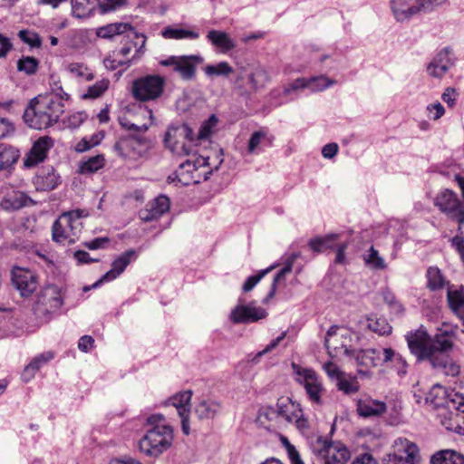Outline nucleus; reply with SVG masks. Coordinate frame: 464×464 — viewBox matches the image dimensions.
<instances>
[{"label":"nucleus","mask_w":464,"mask_h":464,"mask_svg":"<svg viewBox=\"0 0 464 464\" xmlns=\"http://www.w3.org/2000/svg\"><path fill=\"white\" fill-rule=\"evenodd\" d=\"M58 94H47L34 97L30 100L23 120L24 123L34 130H44L57 123L64 112V101L70 99V95L63 90Z\"/></svg>","instance_id":"obj_1"},{"label":"nucleus","mask_w":464,"mask_h":464,"mask_svg":"<svg viewBox=\"0 0 464 464\" xmlns=\"http://www.w3.org/2000/svg\"><path fill=\"white\" fill-rule=\"evenodd\" d=\"M406 341L410 352L418 361H428L430 363L439 352H447L453 346L450 336L447 333L437 334L433 337L420 328L407 334Z\"/></svg>","instance_id":"obj_2"},{"label":"nucleus","mask_w":464,"mask_h":464,"mask_svg":"<svg viewBox=\"0 0 464 464\" xmlns=\"http://www.w3.org/2000/svg\"><path fill=\"white\" fill-rule=\"evenodd\" d=\"M163 421L161 414H152L147 419L151 428L139 440V450L146 456L159 457L172 445L173 428Z\"/></svg>","instance_id":"obj_3"},{"label":"nucleus","mask_w":464,"mask_h":464,"mask_svg":"<svg viewBox=\"0 0 464 464\" xmlns=\"http://www.w3.org/2000/svg\"><path fill=\"white\" fill-rule=\"evenodd\" d=\"M164 144L174 155L189 156L194 152L196 138L193 130L186 123L169 127Z\"/></svg>","instance_id":"obj_4"},{"label":"nucleus","mask_w":464,"mask_h":464,"mask_svg":"<svg viewBox=\"0 0 464 464\" xmlns=\"http://www.w3.org/2000/svg\"><path fill=\"white\" fill-rule=\"evenodd\" d=\"M83 212L82 209H74L63 213L53 225V240L57 243H74L82 228L81 218Z\"/></svg>","instance_id":"obj_5"},{"label":"nucleus","mask_w":464,"mask_h":464,"mask_svg":"<svg viewBox=\"0 0 464 464\" xmlns=\"http://www.w3.org/2000/svg\"><path fill=\"white\" fill-rule=\"evenodd\" d=\"M193 157L195 158L194 160L188 159L179 165L178 169L168 177L167 180L169 183L189 186L208 179L207 174H209V172L201 171L202 168L207 167V159L195 157V155Z\"/></svg>","instance_id":"obj_6"},{"label":"nucleus","mask_w":464,"mask_h":464,"mask_svg":"<svg viewBox=\"0 0 464 464\" xmlns=\"http://www.w3.org/2000/svg\"><path fill=\"white\" fill-rule=\"evenodd\" d=\"M313 464H346L350 451L343 444L318 437L314 444Z\"/></svg>","instance_id":"obj_7"},{"label":"nucleus","mask_w":464,"mask_h":464,"mask_svg":"<svg viewBox=\"0 0 464 464\" xmlns=\"http://www.w3.org/2000/svg\"><path fill=\"white\" fill-rule=\"evenodd\" d=\"M63 304L61 289L56 285L44 287L37 295L33 306L34 315L42 321H49L51 315Z\"/></svg>","instance_id":"obj_8"},{"label":"nucleus","mask_w":464,"mask_h":464,"mask_svg":"<svg viewBox=\"0 0 464 464\" xmlns=\"http://www.w3.org/2000/svg\"><path fill=\"white\" fill-rule=\"evenodd\" d=\"M165 83V78L158 74L140 77L132 82V96L140 102L157 100L162 95Z\"/></svg>","instance_id":"obj_9"},{"label":"nucleus","mask_w":464,"mask_h":464,"mask_svg":"<svg viewBox=\"0 0 464 464\" xmlns=\"http://www.w3.org/2000/svg\"><path fill=\"white\" fill-rule=\"evenodd\" d=\"M433 205L451 221L458 223L464 218V202L452 189H440L433 198Z\"/></svg>","instance_id":"obj_10"},{"label":"nucleus","mask_w":464,"mask_h":464,"mask_svg":"<svg viewBox=\"0 0 464 464\" xmlns=\"http://www.w3.org/2000/svg\"><path fill=\"white\" fill-rule=\"evenodd\" d=\"M292 367L298 376L296 381L304 386L309 400L313 403L322 404V395L324 389L316 372L312 369L301 368L295 363H293Z\"/></svg>","instance_id":"obj_11"},{"label":"nucleus","mask_w":464,"mask_h":464,"mask_svg":"<svg viewBox=\"0 0 464 464\" xmlns=\"http://www.w3.org/2000/svg\"><path fill=\"white\" fill-rule=\"evenodd\" d=\"M202 62L203 58L199 55H172L160 61V64L172 67V70L178 72L182 80L190 81L196 76L197 65Z\"/></svg>","instance_id":"obj_12"},{"label":"nucleus","mask_w":464,"mask_h":464,"mask_svg":"<svg viewBox=\"0 0 464 464\" xmlns=\"http://www.w3.org/2000/svg\"><path fill=\"white\" fill-rule=\"evenodd\" d=\"M124 34H128V37L137 38V40H140V44L139 45L138 42H135L133 44L136 45V55L140 56L145 53V45L147 37L143 34L137 33L134 28L127 23H114L109 24L104 26L99 27L97 29L96 34L101 38H111L115 35H121Z\"/></svg>","instance_id":"obj_13"},{"label":"nucleus","mask_w":464,"mask_h":464,"mask_svg":"<svg viewBox=\"0 0 464 464\" xmlns=\"http://www.w3.org/2000/svg\"><path fill=\"white\" fill-rule=\"evenodd\" d=\"M419 449L417 445L405 438H398L393 444L392 452L387 454L384 464H415Z\"/></svg>","instance_id":"obj_14"},{"label":"nucleus","mask_w":464,"mask_h":464,"mask_svg":"<svg viewBox=\"0 0 464 464\" xmlns=\"http://www.w3.org/2000/svg\"><path fill=\"white\" fill-rule=\"evenodd\" d=\"M123 39H125L123 46L119 50L112 51L111 53L104 59V65L111 70H115L120 66L130 64L131 61L139 59L142 55H136L137 47L133 44L135 42H138L140 45V40H137V38L130 39L128 37V34L123 36Z\"/></svg>","instance_id":"obj_15"},{"label":"nucleus","mask_w":464,"mask_h":464,"mask_svg":"<svg viewBox=\"0 0 464 464\" xmlns=\"http://www.w3.org/2000/svg\"><path fill=\"white\" fill-rule=\"evenodd\" d=\"M125 0H72V12L78 18L88 17L98 6L102 14L122 5Z\"/></svg>","instance_id":"obj_16"},{"label":"nucleus","mask_w":464,"mask_h":464,"mask_svg":"<svg viewBox=\"0 0 464 464\" xmlns=\"http://www.w3.org/2000/svg\"><path fill=\"white\" fill-rule=\"evenodd\" d=\"M11 276L13 285L23 297L30 296L38 286V276L30 269L15 266L12 269Z\"/></svg>","instance_id":"obj_17"},{"label":"nucleus","mask_w":464,"mask_h":464,"mask_svg":"<svg viewBox=\"0 0 464 464\" xmlns=\"http://www.w3.org/2000/svg\"><path fill=\"white\" fill-rule=\"evenodd\" d=\"M53 147V140L49 136L38 138L25 154L23 161L24 168L31 169L44 162L49 150Z\"/></svg>","instance_id":"obj_18"},{"label":"nucleus","mask_w":464,"mask_h":464,"mask_svg":"<svg viewBox=\"0 0 464 464\" xmlns=\"http://www.w3.org/2000/svg\"><path fill=\"white\" fill-rule=\"evenodd\" d=\"M136 257L137 253L134 249H129L123 252L112 261L111 269L105 273L102 278L93 285V287H96L103 282H109L116 279L125 271L126 267L131 263V261L136 259Z\"/></svg>","instance_id":"obj_19"},{"label":"nucleus","mask_w":464,"mask_h":464,"mask_svg":"<svg viewBox=\"0 0 464 464\" xmlns=\"http://www.w3.org/2000/svg\"><path fill=\"white\" fill-rule=\"evenodd\" d=\"M170 200L167 196L160 195L153 200L148 202L145 208L139 213L140 218L144 222L159 219L169 210Z\"/></svg>","instance_id":"obj_20"},{"label":"nucleus","mask_w":464,"mask_h":464,"mask_svg":"<svg viewBox=\"0 0 464 464\" xmlns=\"http://www.w3.org/2000/svg\"><path fill=\"white\" fill-rule=\"evenodd\" d=\"M266 315L264 308L238 304L232 310L230 319L234 324H247L264 319Z\"/></svg>","instance_id":"obj_21"},{"label":"nucleus","mask_w":464,"mask_h":464,"mask_svg":"<svg viewBox=\"0 0 464 464\" xmlns=\"http://www.w3.org/2000/svg\"><path fill=\"white\" fill-rule=\"evenodd\" d=\"M451 54L452 50L450 47H445L439 52L427 67L429 74L436 78L445 75L454 63Z\"/></svg>","instance_id":"obj_22"},{"label":"nucleus","mask_w":464,"mask_h":464,"mask_svg":"<svg viewBox=\"0 0 464 464\" xmlns=\"http://www.w3.org/2000/svg\"><path fill=\"white\" fill-rule=\"evenodd\" d=\"M33 182L38 191H50L59 186L61 177L53 167H47L38 171Z\"/></svg>","instance_id":"obj_23"},{"label":"nucleus","mask_w":464,"mask_h":464,"mask_svg":"<svg viewBox=\"0 0 464 464\" xmlns=\"http://www.w3.org/2000/svg\"><path fill=\"white\" fill-rule=\"evenodd\" d=\"M391 8L398 22H403L420 14L416 0H392Z\"/></svg>","instance_id":"obj_24"},{"label":"nucleus","mask_w":464,"mask_h":464,"mask_svg":"<svg viewBox=\"0 0 464 464\" xmlns=\"http://www.w3.org/2000/svg\"><path fill=\"white\" fill-rule=\"evenodd\" d=\"M357 412L362 417H379L382 415L387 406L384 401L373 400L371 398L360 399L357 401Z\"/></svg>","instance_id":"obj_25"},{"label":"nucleus","mask_w":464,"mask_h":464,"mask_svg":"<svg viewBox=\"0 0 464 464\" xmlns=\"http://www.w3.org/2000/svg\"><path fill=\"white\" fill-rule=\"evenodd\" d=\"M207 39L222 53H227L236 47V42L224 31L210 30Z\"/></svg>","instance_id":"obj_26"},{"label":"nucleus","mask_w":464,"mask_h":464,"mask_svg":"<svg viewBox=\"0 0 464 464\" xmlns=\"http://www.w3.org/2000/svg\"><path fill=\"white\" fill-rule=\"evenodd\" d=\"M382 350L365 349L353 352L358 365L365 368L376 367L382 363Z\"/></svg>","instance_id":"obj_27"},{"label":"nucleus","mask_w":464,"mask_h":464,"mask_svg":"<svg viewBox=\"0 0 464 464\" xmlns=\"http://www.w3.org/2000/svg\"><path fill=\"white\" fill-rule=\"evenodd\" d=\"M31 200V198L24 192L14 190L3 198L0 207L6 211H15L27 206Z\"/></svg>","instance_id":"obj_28"},{"label":"nucleus","mask_w":464,"mask_h":464,"mask_svg":"<svg viewBox=\"0 0 464 464\" xmlns=\"http://www.w3.org/2000/svg\"><path fill=\"white\" fill-rule=\"evenodd\" d=\"M221 410L222 405L219 401L212 399H203L196 404L194 411L199 420H209L219 414Z\"/></svg>","instance_id":"obj_29"},{"label":"nucleus","mask_w":464,"mask_h":464,"mask_svg":"<svg viewBox=\"0 0 464 464\" xmlns=\"http://www.w3.org/2000/svg\"><path fill=\"white\" fill-rule=\"evenodd\" d=\"M279 418L284 419L288 423H293L294 419L297 417L302 408L299 403L295 402L289 397H281L277 400Z\"/></svg>","instance_id":"obj_30"},{"label":"nucleus","mask_w":464,"mask_h":464,"mask_svg":"<svg viewBox=\"0 0 464 464\" xmlns=\"http://www.w3.org/2000/svg\"><path fill=\"white\" fill-rule=\"evenodd\" d=\"M430 364L434 369L442 371L448 376L455 377L460 372V366L446 355L445 352H439Z\"/></svg>","instance_id":"obj_31"},{"label":"nucleus","mask_w":464,"mask_h":464,"mask_svg":"<svg viewBox=\"0 0 464 464\" xmlns=\"http://www.w3.org/2000/svg\"><path fill=\"white\" fill-rule=\"evenodd\" d=\"M382 353V363L390 362L391 366L396 370L397 373L401 376L407 373L409 364L401 354L396 353L392 348H384Z\"/></svg>","instance_id":"obj_32"},{"label":"nucleus","mask_w":464,"mask_h":464,"mask_svg":"<svg viewBox=\"0 0 464 464\" xmlns=\"http://www.w3.org/2000/svg\"><path fill=\"white\" fill-rule=\"evenodd\" d=\"M447 301L451 311L461 320L464 333V293L461 289L450 290L447 292Z\"/></svg>","instance_id":"obj_33"},{"label":"nucleus","mask_w":464,"mask_h":464,"mask_svg":"<svg viewBox=\"0 0 464 464\" xmlns=\"http://www.w3.org/2000/svg\"><path fill=\"white\" fill-rule=\"evenodd\" d=\"M54 358V353L51 351L40 353L33 358V360L29 362L28 365L25 366L22 377L25 382L31 380L35 372L41 369V367L53 360Z\"/></svg>","instance_id":"obj_34"},{"label":"nucleus","mask_w":464,"mask_h":464,"mask_svg":"<svg viewBox=\"0 0 464 464\" xmlns=\"http://www.w3.org/2000/svg\"><path fill=\"white\" fill-rule=\"evenodd\" d=\"M20 151L15 147L0 143V171L11 169L19 160Z\"/></svg>","instance_id":"obj_35"},{"label":"nucleus","mask_w":464,"mask_h":464,"mask_svg":"<svg viewBox=\"0 0 464 464\" xmlns=\"http://www.w3.org/2000/svg\"><path fill=\"white\" fill-rule=\"evenodd\" d=\"M448 397L447 408L450 411L454 410L464 414V378L456 383L452 392Z\"/></svg>","instance_id":"obj_36"},{"label":"nucleus","mask_w":464,"mask_h":464,"mask_svg":"<svg viewBox=\"0 0 464 464\" xmlns=\"http://www.w3.org/2000/svg\"><path fill=\"white\" fill-rule=\"evenodd\" d=\"M191 397V390L182 391L171 396L168 400L167 404L175 407L178 414L182 415L186 412H190Z\"/></svg>","instance_id":"obj_37"},{"label":"nucleus","mask_w":464,"mask_h":464,"mask_svg":"<svg viewBox=\"0 0 464 464\" xmlns=\"http://www.w3.org/2000/svg\"><path fill=\"white\" fill-rule=\"evenodd\" d=\"M339 237L338 234H329L324 237H314L308 242V246L314 253H323L334 247V242Z\"/></svg>","instance_id":"obj_38"},{"label":"nucleus","mask_w":464,"mask_h":464,"mask_svg":"<svg viewBox=\"0 0 464 464\" xmlns=\"http://www.w3.org/2000/svg\"><path fill=\"white\" fill-rule=\"evenodd\" d=\"M430 464H464V456L450 450H440L431 457Z\"/></svg>","instance_id":"obj_39"},{"label":"nucleus","mask_w":464,"mask_h":464,"mask_svg":"<svg viewBox=\"0 0 464 464\" xmlns=\"http://www.w3.org/2000/svg\"><path fill=\"white\" fill-rule=\"evenodd\" d=\"M362 260L364 265L372 270H384L387 268L385 260L380 256L379 251L373 246L362 255Z\"/></svg>","instance_id":"obj_40"},{"label":"nucleus","mask_w":464,"mask_h":464,"mask_svg":"<svg viewBox=\"0 0 464 464\" xmlns=\"http://www.w3.org/2000/svg\"><path fill=\"white\" fill-rule=\"evenodd\" d=\"M427 287L431 291L440 290L446 285V280L441 271L436 266H430L427 269Z\"/></svg>","instance_id":"obj_41"},{"label":"nucleus","mask_w":464,"mask_h":464,"mask_svg":"<svg viewBox=\"0 0 464 464\" xmlns=\"http://www.w3.org/2000/svg\"><path fill=\"white\" fill-rule=\"evenodd\" d=\"M161 35L165 39H198L199 34L197 32L182 29V28H175L171 26H167L161 32Z\"/></svg>","instance_id":"obj_42"},{"label":"nucleus","mask_w":464,"mask_h":464,"mask_svg":"<svg viewBox=\"0 0 464 464\" xmlns=\"http://www.w3.org/2000/svg\"><path fill=\"white\" fill-rule=\"evenodd\" d=\"M447 392L440 384L433 385L425 397V402L438 408L443 405Z\"/></svg>","instance_id":"obj_43"},{"label":"nucleus","mask_w":464,"mask_h":464,"mask_svg":"<svg viewBox=\"0 0 464 464\" xmlns=\"http://www.w3.org/2000/svg\"><path fill=\"white\" fill-rule=\"evenodd\" d=\"M39 64V60L33 56H22L17 61L16 68L18 72L31 76L34 75L38 72Z\"/></svg>","instance_id":"obj_44"},{"label":"nucleus","mask_w":464,"mask_h":464,"mask_svg":"<svg viewBox=\"0 0 464 464\" xmlns=\"http://www.w3.org/2000/svg\"><path fill=\"white\" fill-rule=\"evenodd\" d=\"M105 164V159L103 155H96L90 157L87 160L81 163L79 171L82 174H90L98 171L102 169Z\"/></svg>","instance_id":"obj_45"},{"label":"nucleus","mask_w":464,"mask_h":464,"mask_svg":"<svg viewBox=\"0 0 464 464\" xmlns=\"http://www.w3.org/2000/svg\"><path fill=\"white\" fill-rule=\"evenodd\" d=\"M218 122V118L216 114H211L208 120L202 122L196 141L208 139L214 131Z\"/></svg>","instance_id":"obj_46"},{"label":"nucleus","mask_w":464,"mask_h":464,"mask_svg":"<svg viewBox=\"0 0 464 464\" xmlns=\"http://www.w3.org/2000/svg\"><path fill=\"white\" fill-rule=\"evenodd\" d=\"M367 321L369 329L379 335H387L392 333V328L385 318L369 317Z\"/></svg>","instance_id":"obj_47"},{"label":"nucleus","mask_w":464,"mask_h":464,"mask_svg":"<svg viewBox=\"0 0 464 464\" xmlns=\"http://www.w3.org/2000/svg\"><path fill=\"white\" fill-rule=\"evenodd\" d=\"M68 72L79 80L92 81L94 79L92 72L83 63H72L68 65Z\"/></svg>","instance_id":"obj_48"},{"label":"nucleus","mask_w":464,"mask_h":464,"mask_svg":"<svg viewBox=\"0 0 464 464\" xmlns=\"http://www.w3.org/2000/svg\"><path fill=\"white\" fill-rule=\"evenodd\" d=\"M278 408L272 406L262 407L259 410L257 420L262 425H266L267 427L271 426V422L276 421L279 418Z\"/></svg>","instance_id":"obj_49"},{"label":"nucleus","mask_w":464,"mask_h":464,"mask_svg":"<svg viewBox=\"0 0 464 464\" xmlns=\"http://www.w3.org/2000/svg\"><path fill=\"white\" fill-rule=\"evenodd\" d=\"M110 82L107 79H102L101 81L96 82L93 85L90 86L86 92L82 95L83 99H96L102 96L105 91L109 88Z\"/></svg>","instance_id":"obj_50"},{"label":"nucleus","mask_w":464,"mask_h":464,"mask_svg":"<svg viewBox=\"0 0 464 464\" xmlns=\"http://www.w3.org/2000/svg\"><path fill=\"white\" fill-rule=\"evenodd\" d=\"M233 72V68L227 62H220L216 65H207L205 67V72L209 76H228Z\"/></svg>","instance_id":"obj_51"},{"label":"nucleus","mask_w":464,"mask_h":464,"mask_svg":"<svg viewBox=\"0 0 464 464\" xmlns=\"http://www.w3.org/2000/svg\"><path fill=\"white\" fill-rule=\"evenodd\" d=\"M134 143L135 140L133 139L121 138L114 143L113 150L118 156L127 158L130 154V150L134 148Z\"/></svg>","instance_id":"obj_52"},{"label":"nucleus","mask_w":464,"mask_h":464,"mask_svg":"<svg viewBox=\"0 0 464 464\" xmlns=\"http://www.w3.org/2000/svg\"><path fill=\"white\" fill-rule=\"evenodd\" d=\"M336 83V81L325 75L310 77V89L313 92H322Z\"/></svg>","instance_id":"obj_53"},{"label":"nucleus","mask_w":464,"mask_h":464,"mask_svg":"<svg viewBox=\"0 0 464 464\" xmlns=\"http://www.w3.org/2000/svg\"><path fill=\"white\" fill-rule=\"evenodd\" d=\"M382 298L384 303L393 311V313H395L396 314H403V305L397 300L395 295L391 290H383Z\"/></svg>","instance_id":"obj_54"},{"label":"nucleus","mask_w":464,"mask_h":464,"mask_svg":"<svg viewBox=\"0 0 464 464\" xmlns=\"http://www.w3.org/2000/svg\"><path fill=\"white\" fill-rule=\"evenodd\" d=\"M18 36L24 44L33 48H40L42 46V38L35 32L24 29L19 31Z\"/></svg>","instance_id":"obj_55"},{"label":"nucleus","mask_w":464,"mask_h":464,"mask_svg":"<svg viewBox=\"0 0 464 464\" xmlns=\"http://www.w3.org/2000/svg\"><path fill=\"white\" fill-rule=\"evenodd\" d=\"M337 387L345 394H353L359 391V382L356 379H346L344 377L339 378Z\"/></svg>","instance_id":"obj_56"},{"label":"nucleus","mask_w":464,"mask_h":464,"mask_svg":"<svg viewBox=\"0 0 464 464\" xmlns=\"http://www.w3.org/2000/svg\"><path fill=\"white\" fill-rule=\"evenodd\" d=\"M289 274V268L288 267H283L280 269L276 275L274 277V280L272 282L270 290L266 295V297L263 300V303H267L269 300L275 297L276 291H277V285L280 281L285 280V276Z\"/></svg>","instance_id":"obj_57"},{"label":"nucleus","mask_w":464,"mask_h":464,"mask_svg":"<svg viewBox=\"0 0 464 464\" xmlns=\"http://www.w3.org/2000/svg\"><path fill=\"white\" fill-rule=\"evenodd\" d=\"M274 266H270L266 269L261 270L258 274L249 276L242 286V290L244 292L251 291L260 281L261 279L268 274Z\"/></svg>","instance_id":"obj_58"},{"label":"nucleus","mask_w":464,"mask_h":464,"mask_svg":"<svg viewBox=\"0 0 464 464\" xmlns=\"http://www.w3.org/2000/svg\"><path fill=\"white\" fill-rule=\"evenodd\" d=\"M266 138V133L260 130L254 131L247 143V151L250 154H253L256 152L258 146L261 144L262 140Z\"/></svg>","instance_id":"obj_59"},{"label":"nucleus","mask_w":464,"mask_h":464,"mask_svg":"<svg viewBox=\"0 0 464 464\" xmlns=\"http://www.w3.org/2000/svg\"><path fill=\"white\" fill-rule=\"evenodd\" d=\"M447 0H416L420 14L432 12L436 7L443 5Z\"/></svg>","instance_id":"obj_60"},{"label":"nucleus","mask_w":464,"mask_h":464,"mask_svg":"<svg viewBox=\"0 0 464 464\" xmlns=\"http://www.w3.org/2000/svg\"><path fill=\"white\" fill-rule=\"evenodd\" d=\"M110 242V238L108 237H95L94 239L91 241L83 242L82 245L84 247L90 249V250H96V249H103L107 246V245Z\"/></svg>","instance_id":"obj_61"},{"label":"nucleus","mask_w":464,"mask_h":464,"mask_svg":"<svg viewBox=\"0 0 464 464\" xmlns=\"http://www.w3.org/2000/svg\"><path fill=\"white\" fill-rule=\"evenodd\" d=\"M15 128L11 121L0 116V139L7 138L14 134Z\"/></svg>","instance_id":"obj_62"},{"label":"nucleus","mask_w":464,"mask_h":464,"mask_svg":"<svg viewBox=\"0 0 464 464\" xmlns=\"http://www.w3.org/2000/svg\"><path fill=\"white\" fill-rule=\"evenodd\" d=\"M285 448L291 464H304L294 445L285 440Z\"/></svg>","instance_id":"obj_63"},{"label":"nucleus","mask_w":464,"mask_h":464,"mask_svg":"<svg viewBox=\"0 0 464 464\" xmlns=\"http://www.w3.org/2000/svg\"><path fill=\"white\" fill-rule=\"evenodd\" d=\"M87 115L84 111H78L69 116L68 127L76 129L86 120Z\"/></svg>","instance_id":"obj_64"}]
</instances>
